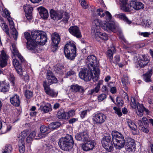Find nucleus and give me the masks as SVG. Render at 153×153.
<instances>
[{
	"instance_id": "nucleus-1",
	"label": "nucleus",
	"mask_w": 153,
	"mask_h": 153,
	"mask_svg": "<svg viewBox=\"0 0 153 153\" xmlns=\"http://www.w3.org/2000/svg\"><path fill=\"white\" fill-rule=\"evenodd\" d=\"M32 37H30V33L25 32V38L27 40V47L28 50L33 53H36L38 51L37 44L43 45L47 40L46 33L42 31H33L31 32Z\"/></svg>"
},
{
	"instance_id": "nucleus-2",
	"label": "nucleus",
	"mask_w": 153,
	"mask_h": 153,
	"mask_svg": "<svg viewBox=\"0 0 153 153\" xmlns=\"http://www.w3.org/2000/svg\"><path fill=\"white\" fill-rule=\"evenodd\" d=\"M87 67L89 70H93V72L96 79L99 76L100 71L98 64L99 63L97 57L94 55H91L88 56L85 59Z\"/></svg>"
},
{
	"instance_id": "nucleus-3",
	"label": "nucleus",
	"mask_w": 153,
	"mask_h": 153,
	"mask_svg": "<svg viewBox=\"0 0 153 153\" xmlns=\"http://www.w3.org/2000/svg\"><path fill=\"white\" fill-rule=\"evenodd\" d=\"M74 144V141L71 135H66L64 137L61 138L59 140L58 145L62 150L68 151L72 149Z\"/></svg>"
},
{
	"instance_id": "nucleus-4",
	"label": "nucleus",
	"mask_w": 153,
	"mask_h": 153,
	"mask_svg": "<svg viewBox=\"0 0 153 153\" xmlns=\"http://www.w3.org/2000/svg\"><path fill=\"white\" fill-rule=\"evenodd\" d=\"M64 53L65 57L68 59L73 60L76 56V47L73 43L66 44L64 48Z\"/></svg>"
},
{
	"instance_id": "nucleus-5",
	"label": "nucleus",
	"mask_w": 153,
	"mask_h": 153,
	"mask_svg": "<svg viewBox=\"0 0 153 153\" xmlns=\"http://www.w3.org/2000/svg\"><path fill=\"white\" fill-rule=\"evenodd\" d=\"M111 135L113 143L115 148L120 149L123 147L124 143L123 136L121 133L116 131H112Z\"/></svg>"
},
{
	"instance_id": "nucleus-6",
	"label": "nucleus",
	"mask_w": 153,
	"mask_h": 153,
	"mask_svg": "<svg viewBox=\"0 0 153 153\" xmlns=\"http://www.w3.org/2000/svg\"><path fill=\"white\" fill-rule=\"evenodd\" d=\"M93 70H91L88 69H84L82 70L79 72V77L85 81H89L92 79L93 81L97 80L98 79L99 76L96 79Z\"/></svg>"
},
{
	"instance_id": "nucleus-7",
	"label": "nucleus",
	"mask_w": 153,
	"mask_h": 153,
	"mask_svg": "<svg viewBox=\"0 0 153 153\" xmlns=\"http://www.w3.org/2000/svg\"><path fill=\"white\" fill-rule=\"evenodd\" d=\"M101 142L103 146L107 151L111 152L113 151V146L110 136H105Z\"/></svg>"
},
{
	"instance_id": "nucleus-8",
	"label": "nucleus",
	"mask_w": 153,
	"mask_h": 153,
	"mask_svg": "<svg viewBox=\"0 0 153 153\" xmlns=\"http://www.w3.org/2000/svg\"><path fill=\"white\" fill-rule=\"evenodd\" d=\"M101 23L100 21L98 19L94 20L92 23L91 33L95 39L100 33Z\"/></svg>"
},
{
	"instance_id": "nucleus-9",
	"label": "nucleus",
	"mask_w": 153,
	"mask_h": 153,
	"mask_svg": "<svg viewBox=\"0 0 153 153\" xmlns=\"http://www.w3.org/2000/svg\"><path fill=\"white\" fill-rule=\"evenodd\" d=\"M124 141L123 147L125 145L126 151L132 152L135 147V143L134 139L128 137L125 138Z\"/></svg>"
},
{
	"instance_id": "nucleus-10",
	"label": "nucleus",
	"mask_w": 153,
	"mask_h": 153,
	"mask_svg": "<svg viewBox=\"0 0 153 153\" xmlns=\"http://www.w3.org/2000/svg\"><path fill=\"white\" fill-rule=\"evenodd\" d=\"M84 141L85 143L82 145V148L84 151H87L93 149L95 146L94 140L91 139L89 137L88 140Z\"/></svg>"
},
{
	"instance_id": "nucleus-11",
	"label": "nucleus",
	"mask_w": 153,
	"mask_h": 153,
	"mask_svg": "<svg viewBox=\"0 0 153 153\" xmlns=\"http://www.w3.org/2000/svg\"><path fill=\"white\" fill-rule=\"evenodd\" d=\"M106 119V116L102 113H97L93 117V121L96 124H101L104 123Z\"/></svg>"
},
{
	"instance_id": "nucleus-12",
	"label": "nucleus",
	"mask_w": 153,
	"mask_h": 153,
	"mask_svg": "<svg viewBox=\"0 0 153 153\" xmlns=\"http://www.w3.org/2000/svg\"><path fill=\"white\" fill-rule=\"evenodd\" d=\"M101 27L105 30L107 31H111L113 32H115L116 29V27L114 22H106L103 23L101 25Z\"/></svg>"
},
{
	"instance_id": "nucleus-13",
	"label": "nucleus",
	"mask_w": 153,
	"mask_h": 153,
	"mask_svg": "<svg viewBox=\"0 0 153 153\" xmlns=\"http://www.w3.org/2000/svg\"><path fill=\"white\" fill-rule=\"evenodd\" d=\"M149 61V56L145 55H142L138 60L137 65L139 67L143 68L147 65Z\"/></svg>"
},
{
	"instance_id": "nucleus-14",
	"label": "nucleus",
	"mask_w": 153,
	"mask_h": 153,
	"mask_svg": "<svg viewBox=\"0 0 153 153\" xmlns=\"http://www.w3.org/2000/svg\"><path fill=\"white\" fill-rule=\"evenodd\" d=\"M43 86L45 93L48 95L53 97H56L57 95V93L54 91L53 89H51L49 86L47 84L46 81L43 82Z\"/></svg>"
},
{
	"instance_id": "nucleus-15",
	"label": "nucleus",
	"mask_w": 153,
	"mask_h": 153,
	"mask_svg": "<svg viewBox=\"0 0 153 153\" xmlns=\"http://www.w3.org/2000/svg\"><path fill=\"white\" fill-rule=\"evenodd\" d=\"M46 78L50 84L57 83L58 80L53 72L51 71H48L46 74Z\"/></svg>"
},
{
	"instance_id": "nucleus-16",
	"label": "nucleus",
	"mask_w": 153,
	"mask_h": 153,
	"mask_svg": "<svg viewBox=\"0 0 153 153\" xmlns=\"http://www.w3.org/2000/svg\"><path fill=\"white\" fill-rule=\"evenodd\" d=\"M7 20L9 22V25L12 30V34L14 39L17 40L18 34V32L14 27V23L11 18H7Z\"/></svg>"
},
{
	"instance_id": "nucleus-17",
	"label": "nucleus",
	"mask_w": 153,
	"mask_h": 153,
	"mask_svg": "<svg viewBox=\"0 0 153 153\" xmlns=\"http://www.w3.org/2000/svg\"><path fill=\"white\" fill-rule=\"evenodd\" d=\"M70 33L73 36L77 38H79L81 37V32L79 27L77 26H72L69 29Z\"/></svg>"
},
{
	"instance_id": "nucleus-18",
	"label": "nucleus",
	"mask_w": 153,
	"mask_h": 153,
	"mask_svg": "<svg viewBox=\"0 0 153 153\" xmlns=\"http://www.w3.org/2000/svg\"><path fill=\"white\" fill-rule=\"evenodd\" d=\"M50 15L51 19L57 21L62 19V12L61 11L56 12L53 9L50 11Z\"/></svg>"
},
{
	"instance_id": "nucleus-19",
	"label": "nucleus",
	"mask_w": 153,
	"mask_h": 153,
	"mask_svg": "<svg viewBox=\"0 0 153 153\" xmlns=\"http://www.w3.org/2000/svg\"><path fill=\"white\" fill-rule=\"evenodd\" d=\"M13 64L18 74L22 76L23 74V71L19 61L16 59H14L13 61Z\"/></svg>"
},
{
	"instance_id": "nucleus-20",
	"label": "nucleus",
	"mask_w": 153,
	"mask_h": 153,
	"mask_svg": "<svg viewBox=\"0 0 153 153\" xmlns=\"http://www.w3.org/2000/svg\"><path fill=\"white\" fill-rule=\"evenodd\" d=\"M130 7H132L137 10L143 9L144 7V5L142 3L136 0L131 1Z\"/></svg>"
},
{
	"instance_id": "nucleus-21",
	"label": "nucleus",
	"mask_w": 153,
	"mask_h": 153,
	"mask_svg": "<svg viewBox=\"0 0 153 153\" xmlns=\"http://www.w3.org/2000/svg\"><path fill=\"white\" fill-rule=\"evenodd\" d=\"M0 56V65L2 67H5L7 65V60L8 56L4 51H2Z\"/></svg>"
},
{
	"instance_id": "nucleus-22",
	"label": "nucleus",
	"mask_w": 153,
	"mask_h": 153,
	"mask_svg": "<svg viewBox=\"0 0 153 153\" xmlns=\"http://www.w3.org/2000/svg\"><path fill=\"white\" fill-rule=\"evenodd\" d=\"M24 9L27 19L28 20L31 19L32 12L33 10V7L29 4H26L24 6Z\"/></svg>"
},
{
	"instance_id": "nucleus-23",
	"label": "nucleus",
	"mask_w": 153,
	"mask_h": 153,
	"mask_svg": "<svg viewBox=\"0 0 153 153\" xmlns=\"http://www.w3.org/2000/svg\"><path fill=\"white\" fill-rule=\"evenodd\" d=\"M88 137V135L86 132L78 133L75 136L76 140L83 141L87 140Z\"/></svg>"
},
{
	"instance_id": "nucleus-24",
	"label": "nucleus",
	"mask_w": 153,
	"mask_h": 153,
	"mask_svg": "<svg viewBox=\"0 0 153 153\" xmlns=\"http://www.w3.org/2000/svg\"><path fill=\"white\" fill-rule=\"evenodd\" d=\"M10 101L12 104L15 106H19L20 104L19 96L14 94L10 98Z\"/></svg>"
},
{
	"instance_id": "nucleus-25",
	"label": "nucleus",
	"mask_w": 153,
	"mask_h": 153,
	"mask_svg": "<svg viewBox=\"0 0 153 153\" xmlns=\"http://www.w3.org/2000/svg\"><path fill=\"white\" fill-rule=\"evenodd\" d=\"M51 38L54 46L56 47L58 46V45L60 41V38L59 35L56 33H53L51 35Z\"/></svg>"
},
{
	"instance_id": "nucleus-26",
	"label": "nucleus",
	"mask_w": 153,
	"mask_h": 153,
	"mask_svg": "<svg viewBox=\"0 0 153 153\" xmlns=\"http://www.w3.org/2000/svg\"><path fill=\"white\" fill-rule=\"evenodd\" d=\"M37 9L40 16L42 18L44 19L48 18V10L42 7H39Z\"/></svg>"
},
{
	"instance_id": "nucleus-27",
	"label": "nucleus",
	"mask_w": 153,
	"mask_h": 153,
	"mask_svg": "<svg viewBox=\"0 0 153 153\" xmlns=\"http://www.w3.org/2000/svg\"><path fill=\"white\" fill-rule=\"evenodd\" d=\"M10 86L9 84L5 82H3L0 84V91L4 93L7 92L9 91Z\"/></svg>"
},
{
	"instance_id": "nucleus-28",
	"label": "nucleus",
	"mask_w": 153,
	"mask_h": 153,
	"mask_svg": "<svg viewBox=\"0 0 153 153\" xmlns=\"http://www.w3.org/2000/svg\"><path fill=\"white\" fill-rule=\"evenodd\" d=\"M64 66L59 63H57L55 66L54 71L57 74H62L64 73Z\"/></svg>"
},
{
	"instance_id": "nucleus-29",
	"label": "nucleus",
	"mask_w": 153,
	"mask_h": 153,
	"mask_svg": "<svg viewBox=\"0 0 153 153\" xmlns=\"http://www.w3.org/2000/svg\"><path fill=\"white\" fill-rule=\"evenodd\" d=\"M71 90L73 92H83L84 90L83 88L77 85H72L71 87Z\"/></svg>"
},
{
	"instance_id": "nucleus-30",
	"label": "nucleus",
	"mask_w": 153,
	"mask_h": 153,
	"mask_svg": "<svg viewBox=\"0 0 153 153\" xmlns=\"http://www.w3.org/2000/svg\"><path fill=\"white\" fill-rule=\"evenodd\" d=\"M57 117L59 119H68L69 117L68 114L63 111H59L57 112Z\"/></svg>"
},
{
	"instance_id": "nucleus-31",
	"label": "nucleus",
	"mask_w": 153,
	"mask_h": 153,
	"mask_svg": "<svg viewBox=\"0 0 153 153\" xmlns=\"http://www.w3.org/2000/svg\"><path fill=\"white\" fill-rule=\"evenodd\" d=\"M117 18L121 20H123L128 24H131V22L129 20L126 15L123 13H121L117 15Z\"/></svg>"
},
{
	"instance_id": "nucleus-32",
	"label": "nucleus",
	"mask_w": 153,
	"mask_h": 153,
	"mask_svg": "<svg viewBox=\"0 0 153 153\" xmlns=\"http://www.w3.org/2000/svg\"><path fill=\"white\" fill-rule=\"evenodd\" d=\"M108 37L107 35L105 33L101 32L99 33L96 39L98 42H101V40H107Z\"/></svg>"
},
{
	"instance_id": "nucleus-33",
	"label": "nucleus",
	"mask_w": 153,
	"mask_h": 153,
	"mask_svg": "<svg viewBox=\"0 0 153 153\" xmlns=\"http://www.w3.org/2000/svg\"><path fill=\"white\" fill-rule=\"evenodd\" d=\"M41 110L45 113H47L52 110V106L50 104H47L45 106H41Z\"/></svg>"
},
{
	"instance_id": "nucleus-34",
	"label": "nucleus",
	"mask_w": 153,
	"mask_h": 153,
	"mask_svg": "<svg viewBox=\"0 0 153 153\" xmlns=\"http://www.w3.org/2000/svg\"><path fill=\"white\" fill-rule=\"evenodd\" d=\"M33 139L34 138L36 139H38L39 138H42L43 137V135L40 134L39 132L37 133L35 131L32 132L29 135Z\"/></svg>"
},
{
	"instance_id": "nucleus-35",
	"label": "nucleus",
	"mask_w": 153,
	"mask_h": 153,
	"mask_svg": "<svg viewBox=\"0 0 153 153\" xmlns=\"http://www.w3.org/2000/svg\"><path fill=\"white\" fill-rule=\"evenodd\" d=\"M152 73L150 70L147 72V73L143 75V79L146 82H150L151 81V77Z\"/></svg>"
},
{
	"instance_id": "nucleus-36",
	"label": "nucleus",
	"mask_w": 153,
	"mask_h": 153,
	"mask_svg": "<svg viewBox=\"0 0 153 153\" xmlns=\"http://www.w3.org/2000/svg\"><path fill=\"white\" fill-rule=\"evenodd\" d=\"M61 125V123L59 122H54L51 123L48 125L50 129H55L59 127Z\"/></svg>"
},
{
	"instance_id": "nucleus-37",
	"label": "nucleus",
	"mask_w": 153,
	"mask_h": 153,
	"mask_svg": "<svg viewBox=\"0 0 153 153\" xmlns=\"http://www.w3.org/2000/svg\"><path fill=\"white\" fill-rule=\"evenodd\" d=\"M121 81L123 86L124 87L125 89L127 90L128 89L127 86L129 83L128 77L126 76H124L121 79Z\"/></svg>"
},
{
	"instance_id": "nucleus-38",
	"label": "nucleus",
	"mask_w": 153,
	"mask_h": 153,
	"mask_svg": "<svg viewBox=\"0 0 153 153\" xmlns=\"http://www.w3.org/2000/svg\"><path fill=\"white\" fill-rule=\"evenodd\" d=\"M128 123L130 128L134 131V132H133V134L134 135L136 134V133L135 132V131L137 130V126L134 123L132 122L131 121H128Z\"/></svg>"
},
{
	"instance_id": "nucleus-39",
	"label": "nucleus",
	"mask_w": 153,
	"mask_h": 153,
	"mask_svg": "<svg viewBox=\"0 0 153 153\" xmlns=\"http://www.w3.org/2000/svg\"><path fill=\"white\" fill-rule=\"evenodd\" d=\"M1 22H2L1 24V27L7 35H9V29L7 25L3 20H1Z\"/></svg>"
},
{
	"instance_id": "nucleus-40",
	"label": "nucleus",
	"mask_w": 153,
	"mask_h": 153,
	"mask_svg": "<svg viewBox=\"0 0 153 153\" xmlns=\"http://www.w3.org/2000/svg\"><path fill=\"white\" fill-rule=\"evenodd\" d=\"M100 88V86L98 85L94 89L89 91L88 92V94L92 95L95 92L97 93L99 91Z\"/></svg>"
},
{
	"instance_id": "nucleus-41",
	"label": "nucleus",
	"mask_w": 153,
	"mask_h": 153,
	"mask_svg": "<svg viewBox=\"0 0 153 153\" xmlns=\"http://www.w3.org/2000/svg\"><path fill=\"white\" fill-rule=\"evenodd\" d=\"M142 121L145 126L148 125L149 121L153 126V120L152 119H149V121L146 117H143L142 118Z\"/></svg>"
},
{
	"instance_id": "nucleus-42",
	"label": "nucleus",
	"mask_w": 153,
	"mask_h": 153,
	"mask_svg": "<svg viewBox=\"0 0 153 153\" xmlns=\"http://www.w3.org/2000/svg\"><path fill=\"white\" fill-rule=\"evenodd\" d=\"M120 9L125 12H129L130 11L128 4L125 5H121Z\"/></svg>"
},
{
	"instance_id": "nucleus-43",
	"label": "nucleus",
	"mask_w": 153,
	"mask_h": 153,
	"mask_svg": "<svg viewBox=\"0 0 153 153\" xmlns=\"http://www.w3.org/2000/svg\"><path fill=\"white\" fill-rule=\"evenodd\" d=\"M13 51L14 52V54L15 55H16V56L19 59L21 62H23L24 61V60L23 56L19 53L18 52L17 50L14 49H13Z\"/></svg>"
},
{
	"instance_id": "nucleus-44",
	"label": "nucleus",
	"mask_w": 153,
	"mask_h": 153,
	"mask_svg": "<svg viewBox=\"0 0 153 153\" xmlns=\"http://www.w3.org/2000/svg\"><path fill=\"white\" fill-rule=\"evenodd\" d=\"M62 12V19L63 18L62 20L65 22H67L69 18V15L67 12L63 13V11H61Z\"/></svg>"
},
{
	"instance_id": "nucleus-45",
	"label": "nucleus",
	"mask_w": 153,
	"mask_h": 153,
	"mask_svg": "<svg viewBox=\"0 0 153 153\" xmlns=\"http://www.w3.org/2000/svg\"><path fill=\"white\" fill-rule=\"evenodd\" d=\"M82 7L84 9H87L88 7V4L85 0H79Z\"/></svg>"
},
{
	"instance_id": "nucleus-46",
	"label": "nucleus",
	"mask_w": 153,
	"mask_h": 153,
	"mask_svg": "<svg viewBox=\"0 0 153 153\" xmlns=\"http://www.w3.org/2000/svg\"><path fill=\"white\" fill-rule=\"evenodd\" d=\"M28 133V131L27 130H24L21 133L19 138L24 139Z\"/></svg>"
},
{
	"instance_id": "nucleus-47",
	"label": "nucleus",
	"mask_w": 153,
	"mask_h": 153,
	"mask_svg": "<svg viewBox=\"0 0 153 153\" xmlns=\"http://www.w3.org/2000/svg\"><path fill=\"white\" fill-rule=\"evenodd\" d=\"M49 129V127H46L45 126H42L40 127V131L41 133H39L40 134L44 133L46 132V131H48Z\"/></svg>"
},
{
	"instance_id": "nucleus-48",
	"label": "nucleus",
	"mask_w": 153,
	"mask_h": 153,
	"mask_svg": "<svg viewBox=\"0 0 153 153\" xmlns=\"http://www.w3.org/2000/svg\"><path fill=\"white\" fill-rule=\"evenodd\" d=\"M136 107L137 108V110L136 111H144L146 110V109L142 105L140 104L139 103L137 104V105Z\"/></svg>"
},
{
	"instance_id": "nucleus-49",
	"label": "nucleus",
	"mask_w": 153,
	"mask_h": 153,
	"mask_svg": "<svg viewBox=\"0 0 153 153\" xmlns=\"http://www.w3.org/2000/svg\"><path fill=\"white\" fill-rule=\"evenodd\" d=\"M113 54V52L111 49L108 50L107 52V57L111 60L112 59Z\"/></svg>"
},
{
	"instance_id": "nucleus-50",
	"label": "nucleus",
	"mask_w": 153,
	"mask_h": 153,
	"mask_svg": "<svg viewBox=\"0 0 153 153\" xmlns=\"http://www.w3.org/2000/svg\"><path fill=\"white\" fill-rule=\"evenodd\" d=\"M8 78L13 85L14 84V81L15 80V78L13 75L11 73L9 74L8 76Z\"/></svg>"
},
{
	"instance_id": "nucleus-51",
	"label": "nucleus",
	"mask_w": 153,
	"mask_h": 153,
	"mask_svg": "<svg viewBox=\"0 0 153 153\" xmlns=\"http://www.w3.org/2000/svg\"><path fill=\"white\" fill-rule=\"evenodd\" d=\"M130 105L131 107L133 108H135L137 105V104L135 102V99L134 98H132L131 99V102Z\"/></svg>"
},
{
	"instance_id": "nucleus-52",
	"label": "nucleus",
	"mask_w": 153,
	"mask_h": 153,
	"mask_svg": "<svg viewBox=\"0 0 153 153\" xmlns=\"http://www.w3.org/2000/svg\"><path fill=\"white\" fill-rule=\"evenodd\" d=\"M113 109L115 111V113L117 114L119 117H120L122 116V114L121 111V110L120 108L114 107H113Z\"/></svg>"
},
{
	"instance_id": "nucleus-53",
	"label": "nucleus",
	"mask_w": 153,
	"mask_h": 153,
	"mask_svg": "<svg viewBox=\"0 0 153 153\" xmlns=\"http://www.w3.org/2000/svg\"><path fill=\"white\" fill-rule=\"evenodd\" d=\"M25 94L27 98L29 99L33 96V92L29 90H26L25 93Z\"/></svg>"
},
{
	"instance_id": "nucleus-54",
	"label": "nucleus",
	"mask_w": 153,
	"mask_h": 153,
	"mask_svg": "<svg viewBox=\"0 0 153 153\" xmlns=\"http://www.w3.org/2000/svg\"><path fill=\"white\" fill-rule=\"evenodd\" d=\"M106 98V95L105 94H100L98 96V99L99 102H101L105 99Z\"/></svg>"
},
{
	"instance_id": "nucleus-55",
	"label": "nucleus",
	"mask_w": 153,
	"mask_h": 153,
	"mask_svg": "<svg viewBox=\"0 0 153 153\" xmlns=\"http://www.w3.org/2000/svg\"><path fill=\"white\" fill-rule=\"evenodd\" d=\"M111 83L113 85V82H110L108 84V86L111 88L110 91L112 93L114 94L116 92V88L115 87H113L112 85H110Z\"/></svg>"
},
{
	"instance_id": "nucleus-56",
	"label": "nucleus",
	"mask_w": 153,
	"mask_h": 153,
	"mask_svg": "<svg viewBox=\"0 0 153 153\" xmlns=\"http://www.w3.org/2000/svg\"><path fill=\"white\" fill-rule=\"evenodd\" d=\"M105 18L106 20L110 21L112 19V16L110 13L108 11H106L105 12Z\"/></svg>"
},
{
	"instance_id": "nucleus-57",
	"label": "nucleus",
	"mask_w": 153,
	"mask_h": 153,
	"mask_svg": "<svg viewBox=\"0 0 153 153\" xmlns=\"http://www.w3.org/2000/svg\"><path fill=\"white\" fill-rule=\"evenodd\" d=\"M117 105L119 106H122L123 105V101L119 97H117Z\"/></svg>"
},
{
	"instance_id": "nucleus-58",
	"label": "nucleus",
	"mask_w": 153,
	"mask_h": 153,
	"mask_svg": "<svg viewBox=\"0 0 153 153\" xmlns=\"http://www.w3.org/2000/svg\"><path fill=\"white\" fill-rule=\"evenodd\" d=\"M5 149L7 151L8 153H10L12 150V146L10 145H6L5 147Z\"/></svg>"
},
{
	"instance_id": "nucleus-59",
	"label": "nucleus",
	"mask_w": 153,
	"mask_h": 153,
	"mask_svg": "<svg viewBox=\"0 0 153 153\" xmlns=\"http://www.w3.org/2000/svg\"><path fill=\"white\" fill-rule=\"evenodd\" d=\"M89 111L88 110H84L82 111L81 113L80 114V117L82 118H83L85 117L86 116L87 114V112H88Z\"/></svg>"
},
{
	"instance_id": "nucleus-60",
	"label": "nucleus",
	"mask_w": 153,
	"mask_h": 153,
	"mask_svg": "<svg viewBox=\"0 0 153 153\" xmlns=\"http://www.w3.org/2000/svg\"><path fill=\"white\" fill-rule=\"evenodd\" d=\"M75 74V72L72 70H71L68 71L66 74L67 76L74 75Z\"/></svg>"
},
{
	"instance_id": "nucleus-61",
	"label": "nucleus",
	"mask_w": 153,
	"mask_h": 153,
	"mask_svg": "<svg viewBox=\"0 0 153 153\" xmlns=\"http://www.w3.org/2000/svg\"><path fill=\"white\" fill-rule=\"evenodd\" d=\"M140 128L142 131L146 133H147L149 131V130L147 127H145L143 126Z\"/></svg>"
},
{
	"instance_id": "nucleus-62",
	"label": "nucleus",
	"mask_w": 153,
	"mask_h": 153,
	"mask_svg": "<svg viewBox=\"0 0 153 153\" xmlns=\"http://www.w3.org/2000/svg\"><path fill=\"white\" fill-rule=\"evenodd\" d=\"M19 150L20 153H23L25 151V146H19Z\"/></svg>"
},
{
	"instance_id": "nucleus-63",
	"label": "nucleus",
	"mask_w": 153,
	"mask_h": 153,
	"mask_svg": "<svg viewBox=\"0 0 153 153\" xmlns=\"http://www.w3.org/2000/svg\"><path fill=\"white\" fill-rule=\"evenodd\" d=\"M20 139L19 140V146H22L24 145V139L23 138H20Z\"/></svg>"
},
{
	"instance_id": "nucleus-64",
	"label": "nucleus",
	"mask_w": 153,
	"mask_h": 153,
	"mask_svg": "<svg viewBox=\"0 0 153 153\" xmlns=\"http://www.w3.org/2000/svg\"><path fill=\"white\" fill-rule=\"evenodd\" d=\"M77 120V118H73L68 120V123L69 124H72L75 122Z\"/></svg>"
}]
</instances>
